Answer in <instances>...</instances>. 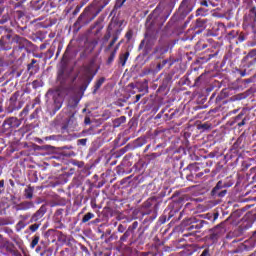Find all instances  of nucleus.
<instances>
[{"mask_svg":"<svg viewBox=\"0 0 256 256\" xmlns=\"http://www.w3.org/2000/svg\"><path fill=\"white\" fill-rule=\"evenodd\" d=\"M233 180H227L225 182L222 181V187L225 189H229V187H233Z\"/></svg>","mask_w":256,"mask_h":256,"instance_id":"obj_54","label":"nucleus"},{"mask_svg":"<svg viewBox=\"0 0 256 256\" xmlns=\"http://www.w3.org/2000/svg\"><path fill=\"white\" fill-rule=\"evenodd\" d=\"M206 23H207V20L198 18L194 25V29H198V30L195 31L194 35H199L200 33H203V29H205Z\"/></svg>","mask_w":256,"mask_h":256,"instance_id":"obj_24","label":"nucleus"},{"mask_svg":"<svg viewBox=\"0 0 256 256\" xmlns=\"http://www.w3.org/2000/svg\"><path fill=\"white\" fill-rule=\"evenodd\" d=\"M103 83H105V77H101L100 79H98L93 87V95H97V90L101 89V86L103 85Z\"/></svg>","mask_w":256,"mask_h":256,"instance_id":"obj_34","label":"nucleus"},{"mask_svg":"<svg viewBox=\"0 0 256 256\" xmlns=\"http://www.w3.org/2000/svg\"><path fill=\"white\" fill-rule=\"evenodd\" d=\"M175 5H177V0H160V3L156 6L153 12L149 15V17H154L157 19L165 11L164 21L169 19V15L173 13V9H175Z\"/></svg>","mask_w":256,"mask_h":256,"instance_id":"obj_3","label":"nucleus"},{"mask_svg":"<svg viewBox=\"0 0 256 256\" xmlns=\"http://www.w3.org/2000/svg\"><path fill=\"white\" fill-rule=\"evenodd\" d=\"M237 37H239V31L238 30H232V31L228 32L227 35H226V39L232 45H235V44L237 45L238 44Z\"/></svg>","mask_w":256,"mask_h":256,"instance_id":"obj_25","label":"nucleus"},{"mask_svg":"<svg viewBox=\"0 0 256 256\" xmlns=\"http://www.w3.org/2000/svg\"><path fill=\"white\" fill-rule=\"evenodd\" d=\"M91 219H95V214L93 212H88L83 216L82 223H89Z\"/></svg>","mask_w":256,"mask_h":256,"instance_id":"obj_38","label":"nucleus"},{"mask_svg":"<svg viewBox=\"0 0 256 256\" xmlns=\"http://www.w3.org/2000/svg\"><path fill=\"white\" fill-rule=\"evenodd\" d=\"M47 213V204H43L32 216L29 223H43V217Z\"/></svg>","mask_w":256,"mask_h":256,"instance_id":"obj_17","label":"nucleus"},{"mask_svg":"<svg viewBox=\"0 0 256 256\" xmlns=\"http://www.w3.org/2000/svg\"><path fill=\"white\" fill-rule=\"evenodd\" d=\"M29 114V106H26L21 112H20V117L23 119V117H27Z\"/></svg>","mask_w":256,"mask_h":256,"instance_id":"obj_59","label":"nucleus"},{"mask_svg":"<svg viewBox=\"0 0 256 256\" xmlns=\"http://www.w3.org/2000/svg\"><path fill=\"white\" fill-rule=\"evenodd\" d=\"M129 55H130L129 51L122 52L119 54L118 64L121 65V67H125L127 60L129 59Z\"/></svg>","mask_w":256,"mask_h":256,"instance_id":"obj_28","label":"nucleus"},{"mask_svg":"<svg viewBox=\"0 0 256 256\" xmlns=\"http://www.w3.org/2000/svg\"><path fill=\"white\" fill-rule=\"evenodd\" d=\"M195 9V1L193 0H182L178 7V15L180 19H185L189 13Z\"/></svg>","mask_w":256,"mask_h":256,"instance_id":"obj_10","label":"nucleus"},{"mask_svg":"<svg viewBox=\"0 0 256 256\" xmlns=\"http://www.w3.org/2000/svg\"><path fill=\"white\" fill-rule=\"evenodd\" d=\"M157 209H159V204H158V203H156V204L154 205V211H153V213H152L150 216H148V217H146V218L144 219V223H148V225H151V222H152L154 219H157Z\"/></svg>","mask_w":256,"mask_h":256,"instance_id":"obj_29","label":"nucleus"},{"mask_svg":"<svg viewBox=\"0 0 256 256\" xmlns=\"http://www.w3.org/2000/svg\"><path fill=\"white\" fill-rule=\"evenodd\" d=\"M164 221H171V223H177L181 221L183 217V211H181V204L179 202H172L164 211Z\"/></svg>","mask_w":256,"mask_h":256,"instance_id":"obj_4","label":"nucleus"},{"mask_svg":"<svg viewBox=\"0 0 256 256\" xmlns=\"http://www.w3.org/2000/svg\"><path fill=\"white\" fill-rule=\"evenodd\" d=\"M125 38L127 39V42L129 43V41H131V39H133V30H128L125 34Z\"/></svg>","mask_w":256,"mask_h":256,"instance_id":"obj_57","label":"nucleus"},{"mask_svg":"<svg viewBox=\"0 0 256 256\" xmlns=\"http://www.w3.org/2000/svg\"><path fill=\"white\" fill-rule=\"evenodd\" d=\"M48 95L52 96V99L54 101L53 103L54 113H57V111H59V109L63 107V98L61 97V94L59 93V91L49 90Z\"/></svg>","mask_w":256,"mask_h":256,"instance_id":"obj_18","label":"nucleus"},{"mask_svg":"<svg viewBox=\"0 0 256 256\" xmlns=\"http://www.w3.org/2000/svg\"><path fill=\"white\" fill-rule=\"evenodd\" d=\"M32 87L34 89H39V87H43V81H41V80H34L32 82Z\"/></svg>","mask_w":256,"mask_h":256,"instance_id":"obj_52","label":"nucleus"},{"mask_svg":"<svg viewBox=\"0 0 256 256\" xmlns=\"http://www.w3.org/2000/svg\"><path fill=\"white\" fill-rule=\"evenodd\" d=\"M116 56H117L116 50H113V51L110 53V55H109V57H108V59H107V61H106V65H112L113 62L115 61V57H116Z\"/></svg>","mask_w":256,"mask_h":256,"instance_id":"obj_41","label":"nucleus"},{"mask_svg":"<svg viewBox=\"0 0 256 256\" xmlns=\"http://www.w3.org/2000/svg\"><path fill=\"white\" fill-rule=\"evenodd\" d=\"M54 219H63V209L56 210Z\"/></svg>","mask_w":256,"mask_h":256,"instance_id":"obj_55","label":"nucleus"},{"mask_svg":"<svg viewBox=\"0 0 256 256\" xmlns=\"http://www.w3.org/2000/svg\"><path fill=\"white\" fill-rule=\"evenodd\" d=\"M35 207V203L33 201H23L16 206V211H29V209H33Z\"/></svg>","mask_w":256,"mask_h":256,"instance_id":"obj_22","label":"nucleus"},{"mask_svg":"<svg viewBox=\"0 0 256 256\" xmlns=\"http://www.w3.org/2000/svg\"><path fill=\"white\" fill-rule=\"evenodd\" d=\"M167 63L169 65V67L173 66V61H171L170 59H165V60H162V62H159L156 65L155 71L158 73V71H161V69H163L165 67V65H167Z\"/></svg>","mask_w":256,"mask_h":256,"instance_id":"obj_31","label":"nucleus"},{"mask_svg":"<svg viewBox=\"0 0 256 256\" xmlns=\"http://www.w3.org/2000/svg\"><path fill=\"white\" fill-rule=\"evenodd\" d=\"M3 169H5V157L0 156V177L3 175Z\"/></svg>","mask_w":256,"mask_h":256,"instance_id":"obj_53","label":"nucleus"},{"mask_svg":"<svg viewBox=\"0 0 256 256\" xmlns=\"http://www.w3.org/2000/svg\"><path fill=\"white\" fill-rule=\"evenodd\" d=\"M61 218H56V219H54V223H55V228L56 229H65V224H63L62 222H61Z\"/></svg>","mask_w":256,"mask_h":256,"instance_id":"obj_47","label":"nucleus"},{"mask_svg":"<svg viewBox=\"0 0 256 256\" xmlns=\"http://www.w3.org/2000/svg\"><path fill=\"white\" fill-rule=\"evenodd\" d=\"M210 195L213 197V199H223V197L227 195V189L223 187L222 180L217 182L215 187L211 190Z\"/></svg>","mask_w":256,"mask_h":256,"instance_id":"obj_14","label":"nucleus"},{"mask_svg":"<svg viewBox=\"0 0 256 256\" xmlns=\"http://www.w3.org/2000/svg\"><path fill=\"white\" fill-rule=\"evenodd\" d=\"M21 97H23V93L20 91H16L11 95L6 107L7 113H13V111H19V109L23 108L24 102Z\"/></svg>","mask_w":256,"mask_h":256,"instance_id":"obj_5","label":"nucleus"},{"mask_svg":"<svg viewBox=\"0 0 256 256\" xmlns=\"http://www.w3.org/2000/svg\"><path fill=\"white\" fill-rule=\"evenodd\" d=\"M137 227H139V222L134 221L132 223V225H130L127 228V230L124 232V234L122 236H120V239L117 242V245L120 249H123V247H125V243H127V241H129V238L131 237V235L133 233H135V230L137 229Z\"/></svg>","mask_w":256,"mask_h":256,"instance_id":"obj_12","label":"nucleus"},{"mask_svg":"<svg viewBox=\"0 0 256 256\" xmlns=\"http://www.w3.org/2000/svg\"><path fill=\"white\" fill-rule=\"evenodd\" d=\"M243 143H245V133H242L237 140L234 142V144L231 147V151H234V153H239V151H241V149H243V147H245L243 145Z\"/></svg>","mask_w":256,"mask_h":256,"instance_id":"obj_20","label":"nucleus"},{"mask_svg":"<svg viewBox=\"0 0 256 256\" xmlns=\"http://www.w3.org/2000/svg\"><path fill=\"white\" fill-rule=\"evenodd\" d=\"M95 75H97V72H94L92 76H87L86 75V78H82L83 82H82V85L79 88L81 93H85V91H87V87H89V85H91V81H93Z\"/></svg>","mask_w":256,"mask_h":256,"instance_id":"obj_23","label":"nucleus"},{"mask_svg":"<svg viewBox=\"0 0 256 256\" xmlns=\"http://www.w3.org/2000/svg\"><path fill=\"white\" fill-rule=\"evenodd\" d=\"M5 193V180L1 179L0 180V196Z\"/></svg>","mask_w":256,"mask_h":256,"instance_id":"obj_61","label":"nucleus"},{"mask_svg":"<svg viewBox=\"0 0 256 256\" xmlns=\"http://www.w3.org/2000/svg\"><path fill=\"white\" fill-rule=\"evenodd\" d=\"M12 43H16V46H14L10 56L13 57V59H18V61L25 57V51H27V49H31V47H33V42L19 35L13 36Z\"/></svg>","mask_w":256,"mask_h":256,"instance_id":"obj_2","label":"nucleus"},{"mask_svg":"<svg viewBox=\"0 0 256 256\" xmlns=\"http://www.w3.org/2000/svg\"><path fill=\"white\" fill-rule=\"evenodd\" d=\"M73 165H74L75 167H78L79 169H83V167H85V162L75 160V161L73 162Z\"/></svg>","mask_w":256,"mask_h":256,"instance_id":"obj_56","label":"nucleus"},{"mask_svg":"<svg viewBox=\"0 0 256 256\" xmlns=\"http://www.w3.org/2000/svg\"><path fill=\"white\" fill-rule=\"evenodd\" d=\"M241 96V94H238L227 99V97H229V90L222 89L219 95L216 97V103H218V105H225L226 103H229V101H241L243 99V97Z\"/></svg>","mask_w":256,"mask_h":256,"instance_id":"obj_11","label":"nucleus"},{"mask_svg":"<svg viewBox=\"0 0 256 256\" xmlns=\"http://www.w3.org/2000/svg\"><path fill=\"white\" fill-rule=\"evenodd\" d=\"M173 75H175L173 72L162 74L161 77V84L158 88V91L161 93L163 91H167L171 87V84L173 83Z\"/></svg>","mask_w":256,"mask_h":256,"instance_id":"obj_15","label":"nucleus"},{"mask_svg":"<svg viewBox=\"0 0 256 256\" xmlns=\"http://www.w3.org/2000/svg\"><path fill=\"white\" fill-rule=\"evenodd\" d=\"M53 55H55V46H51L46 52L47 59H52Z\"/></svg>","mask_w":256,"mask_h":256,"instance_id":"obj_49","label":"nucleus"},{"mask_svg":"<svg viewBox=\"0 0 256 256\" xmlns=\"http://www.w3.org/2000/svg\"><path fill=\"white\" fill-rule=\"evenodd\" d=\"M83 69H84V75L82 77L83 79H87V76L88 77H93V74H92L93 73V68H91V66L86 65V66L83 67Z\"/></svg>","mask_w":256,"mask_h":256,"instance_id":"obj_37","label":"nucleus"},{"mask_svg":"<svg viewBox=\"0 0 256 256\" xmlns=\"http://www.w3.org/2000/svg\"><path fill=\"white\" fill-rule=\"evenodd\" d=\"M93 17L89 15L86 9L79 15L76 22L73 24L74 33H79L83 27L89 25L93 21Z\"/></svg>","mask_w":256,"mask_h":256,"instance_id":"obj_7","label":"nucleus"},{"mask_svg":"<svg viewBox=\"0 0 256 256\" xmlns=\"http://www.w3.org/2000/svg\"><path fill=\"white\" fill-rule=\"evenodd\" d=\"M108 3H111V0H93V2L85 8L93 19L101 13L107 7Z\"/></svg>","mask_w":256,"mask_h":256,"instance_id":"obj_6","label":"nucleus"},{"mask_svg":"<svg viewBox=\"0 0 256 256\" xmlns=\"http://www.w3.org/2000/svg\"><path fill=\"white\" fill-rule=\"evenodd\" d=\"M245 116V113L240 112L236 117H235V122L237 123L238 127H243L245 125V121L247 119L243 118Z\"/></svg>","mask_w":256,"mask_h":256,"instance_id":"obj_33","label":"nucleus"},{"mask_svg":"<svg viewBox=\"0 0 256 256\" xmlns=\"http://www.w3.org/2000/svg\"><path fill=\"white\" fill-rule=\"evenodd\" d=\"M246 59L248 61V67H253V65H256V56L249 57V54H247Z\"/></svg>","mask_w":256,"mask_h":256,"instance_id":"obj_48","label":"nucleus"},{"mask_svg":"<svg viewBox=\"0 0 256 256\" xmlns=\"http://www.w3.org/2000/svg\"><path fill=\"white\" fill-rule=\"evenodd\" d=\"M119 39V36L115 35L113 36L111 42L109 43V45L106 47L105 51H111V49L113 48V45H115V43H117V40Z\"/></svg>","mask_w":256,"mask_h":256,"instance_id":"obj_46","label":"nucleus"},{"mask_svg":"<svg viewBox=\"0 0 256 256\" xmlns=\"http://www.w3.org/2000/svg\"><path fill=\"white\" fill-rule=\"evenodd\" d=\"M208 239L212 241V243H217L221 237L227 233V229L225 228V222H221L220 224L216 225L214 228L209 230Z\"/></svg>","mask_w":256,"mask_h":256,"instance_id":"obj_9","label":"nucleus"},{"mask_svg":"<svg viewBox=\"0 0 256 256\" xmlns=\"http://www.w3.org/2000/svg\"><path fill=\"white\" fill-rule=\"evenodd\" d=\"M168 49L165 48L164 46H157L154 49V53L158 54V55H165V53H167Z\"/></svg>","mask_w":256,"mask_h":256,"instance_id":"obj_40","label":"nucleus"},{"mask_svg":"<svg viewBox=\"0 0 256 256\" xmlns=\"http://www.w3.org/2000/svg\"><path fill=\"white\" fill-rule=\"evenodd\" d=\"M33 193H35V187H32L31 185L27 186L24 189L25 199H33Z\"/></svg>","mask_w":256,"mask_h":256,"instance_id":"obj_32","label":"nucleus"},{"mask_svg":"<svg viewBox=\"0 0 256 256\" xmlns=\"http://www.w3.org/2000/svg\"><path fill=\"white\" fill-rule=\"evenodd\" d=\"M17 31V33H23L27 30V18L25 17V12L17 10L15 12V22L12 24Z\"/></svg>","mask_w":256,"mask_h":256,"instance_id":"obj_8","label":"nucleus"},{"mask_svg":"<svg viewBox=\"0 0 256 256\" xmlns=\"http://www.w3.org/2000/svg\"><path fill=\"white\" fill-rule=\"evenodd\" d=\"M87 138H82L77 140V145H80L81 147H85L87 145Z\"/></svg>","mask_w":256,"mask_h":256,"instance_id":"obj_58","label":"nucleus"},{"mask_svg":"<svg viewBox=\"0 0 256 256\" xmlns=\"http://www.w3.org/2000/svg\"><path fill=\"white\" fill-rule=\"evenodd\" d=\"M199 3L202 7H209L210 5H213L209 0H200Z\"/></svg>","mask_w":256,"mask_h":256,"instance_id":"obj_60","label":"nucleus"},{"mask_svg":"<svg viewBox=\"0 0 256 256\" xmlns=\"http://www.w3.org/2000/svg\"><path fill=\"white\" fill-rule=\"evenodd\" d=\"M135 242L138 243V245H145V230H142L137 238L135 239Z\"/></svg>","mask_w":256,"mask_h":256,"instance_id":"obj_36","label":"nucleus"},{"mask_svg":"<svg viewBox=\"0 0 256 256\" xmlns=\"http://www.w3.org/2000/svg\"><path fill=\"white\" fill-rule=\"evenodd\" d=\"M56 80L60 85H65L67 83V76L65 75V69L61 68L58 70Z\"/></svg>","mask_w":256,"mask_h":256,"instance_id":"obj_27","label":"nucleus"},{"mask_svg":"<svg viewBox=\"0 0 256 256\" xmlns=\"http://www.w3.org/2000/svg\"><path fill=\"white\" fill-rule=\"evenodd\" d=\"M243 27H250L255 29L256 27V7L250 8L249 12L243 17Z\"/></svg>","mask_w":256,"mask_h":256,"instance_id":"obj_13","label":"nucleus"},{"mask_svg":"<svg viewBox=\"0 0 256 256\" xmlns=\"http://www.w3.org/2000/svg\"><path fill=\"white\" fill-rule=\"evenodd\" d=\"M39 239H41V237H39V235H34L32 238V242L30 244L31 249H35V247H37V245L39 244Z\"/></svg>","mask_w":256,"mask_h":256,"instance_id":"obj_43","label":"nucleus"},{"mask_svg":"<svg viewBox=\"0 0 256 256\" xmlns=\"http://www.w3.org/2000/svg\"><path fill=\"white\" fill-rule=\"evenodd\" d=\"M201 163H194L188 166L191 177H195L196 179H200V177L204 176L205 173H209V169H205L201 171Z\"/></svg>","mask_w":256,"mask_h":256,"instance_id":"obj_16","label":"nucleus"},{"mask_svg":"<svg viewBox=\"0 0 256 256\" xmlns=\"http://www.w3.org/2000/svg\"><path fill=\"white\" fill-rule=\"evenodd\" d=\"M196 49H198V51H203V49H207V43L205 42V40H199L196 44Z\"/></svg>","mask_w":256,"mask_h":256,"instance_id":"obj_42","label":"nucleus"},{"mask_svg":"<svg viewBox=\"0 0 256 256\" xmlns=\"http://www.w3.org/2000/svg\"><path fill=\"white\" fill-rule=\"evenodd\" d=\"M117 231L118 233H125V231H127V227H125L123 224H119Z\"/></svg>","mask_w":256,"mask_h":256,"instance_id":"obj_64","label":"nucleus"},{"mask_svg":"<svg viewBox=\"0 0 256 256\" xmlns=\"http://www.w3.org/2000/svg\"><path fill=\"white\" fill-rule=\"evenodd\" d=\"M27 71L30 72V75H33L39 71V64L37 63V60L32 59L31 63L27 65Z\"/></svg>","mask_w":256,"mask_h":256,"instance_id":"obj_26","label":"nucleus"},{"mask_svg":"<svg viewBox=\"0 0 256 256\" xmlns=\"http://www.w3.org/2000/svg\"><path fill=\"white\" fill-rule=\"evenodd\" d=\"M199 16L201 17L205 16V8H198L196 10V17H199Z\"/></svg>","mask_w":256,"mask_h":256,"instance_id":"obj_62","label":"nucleus"},{"mask_svg":"<svg viewBox=\"0 0 256 256\" xmlns=\"http://www.w3.org/2000/svg\"><path fill=\"white\" fill-rule=\"evenodd\" d=\"M205 225H209V222L203 220V215L185 218L181 227L183 231H188V233L183 234V237H191V235L199 233V230L203 229Z\"/></svg>","mask_w":256,"mask_h":256,"instance_id":"obj_1","label":"nucleus"},{"mask_svg":"<svg viewBox=\"0 0 256 256\" xmlns=\"http://www.w3.org/2000/svg\"><path fill=\"white\" fill-rule=\"evenodd\" d=\"M218 55H219V50H216L215 52L207 54L206 56H203L200 59L203 61V63H207V61H211L213 57H217Z\"/></svg>","mask_w":256,"mask_h":256,"instance_id":"obj_35","label":"nucleus"},{"mask_svg":"<svg viewBox=\"0 0 256 256\" xmlns=\"http://www.w3.org/2000/svg\"><path fill=\"white\" fill-rule=\"evenodd\" d=\"M162 155H163V150L148 154V158L153 160V159H157V157H161Z\"/></svg>","mask_w":256,"mask_h":256,"instance_id":"obj_50","label":"nucleus"},{"mask_svg":"<svg viewBox=\"0 0 256 256\" xmlns=\"http://www.w3.org/2000/svg\"><path fill=\"white\" fill-rule=\"evenodd\" d=\"M127 0H116L115 1V5H114V9H121V7H123V5H125V2Z\"/></svg>","mask_w":256,"mask_h":256,"instance_id":"obj_51","label":"nucleus"},{"mask_svg":"<svg viewBox=\"0 0 256 256\" xmlns=\"http://www.w3.org/2000/svg\"><path fill=\"white\" fill-rule=\"evenodd\" d=\"M77 119L75 118V115L70 116V118L67 121V124L62 127V129H71V123H75Z\"/></svg>","mask_w":256,"mask_h":256,"instance_id":"obj_44","label":"nucleus"},{"mask_svg":"<svg viewBox=\"0 0 256 256\" xmlns=\"http://www.w3.org/2000/svg\"><path fill=\"white\" fill-rule=\"evenodd\" d=\"M203 81H205V74H201L198 78L195 79L194 87H201Z\"/></svg>","mask_w":256,"mask_h":256,"instance_id":"obj_39","label":"nucleus"},{"mask_svg":"<svg viewBox=\"0 0 256 256\" xmlns=\"http://www.w3.org/2000/svg\"><path fill=\"white\" fill-rule=\"evenodd\" d=\"M127 117L126 116H120L119 118H116L112 121V125L114 129H117V127H121L123 123H126Z\"/></svg>","mask_w":256,"mask_h":256,"instance_id":"obj_30","label":"nucleus"},{"mask_svg":"<svg viewBox=\"0 0 256 256\" xmlns=\"http://www.w3.org/2000/svg\"><path fill=\"white\" fill-rule=\"evenodd\" d=\"M6 125L8 126L7 129H17V127H19L21 123L19 122V119L11 117L4 121L3 126L6 127Z\"/></svg>","mask_w":256,"mask_h":256,"instance_id":"obj_21","label":"nucleus"},{"mask_svg":"<svg viewBox=\"0 0 256 256\" xmlns=\"http://www.w3.org/2000/svg\"><path fill=\"white\" fill-rule=\"evenodd\" d=\"M2 249H5V251L10 255L21 256V253L19 252V250H17V247L15 246V244H13V242L7 239L3 240Z\"/></svg>","mask_w":256,"mask_h":256,"instance_id":"obj_19","label":"nucleus"},{"mask_svg":"<svg viewBox=\"0 0 256 256\" xmlns=\"http://www.w3.org/2000/svg\"><path fill=\"white\" fill-rule=\"evenodd\" d=\"M34 224L29 226V231H31V233H35L36 231L39 230V227H41V222H33Z\"/></svg>","mask_w":256,"mask_h":256,"instance_id":"obj_45","label":"nucleus"},{"mask_svg":"<svg viewBox=\"0 0 256 256\" xmlns=\"http://www.w3.org/2000/svg\"><path fill=\"white\" fill-rule=\"evenodd\" d=\"M237 41H238V43H243V41H245V34L239 33V31H238Z\"/></svg>","mask_w":256,"mask_h":256,"instance_id":"obj_63","label":"nucleus"}]
</instances>
